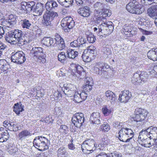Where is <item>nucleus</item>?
<instances>
[{
	"instance_id": "24",
	"label": "nucleus",
	"mask_w": 157,
	"mask_h": 157,
	"mask_svg": "<svg viewBox=\"0 0 157 157\" xmlns=\"http://www.w3.org/2000/svg\"><path fill=\"white\" fill-rule=\"evenodd\" d=\"M71 68L72 72L76 75H77L76 73L79 75H81L82 71H83V67L80 65L73 64L71 66Z\"/></svg>"
},
{
	"instance_id": "34",
	"label": "nucleus",
	"mask_w": 157,
	"mask_h": 157,
	"mask_svg": "<svg viewBox=\"0 0 157 157\" xmlns=\"http://www.w3.org/2000/svg\"><path fill=\"white\" fill-rule=\"evenodd\" d=\"M9 64L6 60H0V68L1 70L6 71L9 68Z\"/></svg>"
},
{
	"instance_id": "26",
	"label": "nucleus",
	"mask_w": 157,
	"mask_h": 157,
	"mask_svg": "<svg viewBox=\"0 0 157 157\" xmlns=\"http://www.w3.org/2000/svg\"><path fill=\"white\" fill-rule=\"evenodd\" d=\"M56 40V39H53L50 37H44L42 40V43L44 45L50 46L53 44Z\"/></svg>"
},
{
	"instance_id": "10",
	"label": "nucleus",
	"mask_w": 157,
	"mask_h": 157,
	"mask_svg": "<svg viewBox=\"0 0 157 157\" xmlns=\"http://www.w3.org/2000/svg\"><path fill=\"white\" fill-rule=\"evenodd\" d=\"M35 5L36 3L33 1L28 2H22L21 3L20 10H22V13H29L32 10H33Z\"/></svg>"
},
{
	"instance_id": "44",
	"label": "nucleus",
	"mask_w": 157,
	"mask_h": 157,
	"mask_svg": "<svg viewBox=\"0 0 157 157\" xmlns=\"http://www.w3.org/2000/svg\"><path fill=\"white\" fill-rule=\"evenodd\" d=\"M140 82H142V85L147 81L148 75L146 73L144 72H141L139 74Z\"/></svg>"
},
{
	"instance_id": "11",
	"label": "nucleus",
	"mask_w": 157,
	"mask_h": 157,
	"mask_svg": "<svg viewBox=\"0 0 157 157\" xmlns=\"http://www.w3.org/2000/svg\"><path fill=\"white\" fill-rule=\"evenodd\" d=\"M71 121L74 125L77 128L81 127L84 122V117L82 113H76L74 115Z\"/></svg>"
},
{
	"instance_id": "23",
	"label": "nucleus",
	"mask_w": 157,
	"mask_h": 157,
	"mask_svg": "<svg viewBox=\"0 0 157 157\" xmlns=\"http://www.w3.org/2000/svg\"><path fill=\"white\" fill-rule=\"evenodd\" d=\"M157 6L154 5L151 6L147 10V13L148 15L151 17H157Z\"/></svg>"
},
{
	"instance_id": "37",
	"label": "nucleus",
	"mask_w": 157,
	"mask_h": 157,
	"mask_svg": "<svg viewBox=\"0 0 157 157\" xmlns=\"http://www.w3.org/2000/svg\"><path fill=\"white\" fill-rule=\"evenodd\" d=\"M78 52L76 51H74L72 49H68L67 51V56L71 59H74L77 56Z\"/></svg>"
},
{
	"instance_id": "18",
	"label": "nucleus",
	"mask_w": 157,
	"mask_h": 157,
	"mask_svg": "<svg viewBox=\"0 0 157 157\" xmlns=\"http://www.w3.org/2000/svg\"><path fill=\"white\" fill-rule=\"evenodd\" d=\"M100 117V114L98 112L93 113L91 115L90 121L93 124L94 126L99 125L101 123Z\"/></svg>"
},
{
	"instance_id": "53",
	"label": "nucleus",
	"mask_w": 157,
	"mask_h": 157,
	"mask_svg": "<svg viewBox=\"0 0 157 157\" xmlns=\"http://www.w3.org/2000/svg\"><path fill=\"white\" fill-rule=\"evenodd\" d=\"M80 94L81 99V102L82 101L85 100L87 97V94L86 92H82Z\"/></svg>"
},
{
	"instance_id": "16",
	"label": "nucleus",
	"mask_w": 157,
	"mask_h": 157,
	"mask_svg": "<svg viewBox=\"0 0 157 157\" xmlns=\"http://www.w3.org/2000/svg\"><path fill=\"white\" fill-rule=\"evenodd\" d=\"M16 16L13 14L9 16L8 19L5 20L3 26L12 28L16 23Z\"/></svg>"
},
{
	"instance_id": "35",
	"label": "nucleus",
	"mask_w": 157,
	"mask_h": 157,
	"mask_svg": "<svg viewBox=\"0 0 157 157\" xmlns=\"http://www.w3.org/2000/svg\"><path fill=\"white\" fill-rule=\"evenodd\" d=\"M9 138L8 132L6 130L5 132L0 131V142L6 141Z\"/></svg>"
},
{
	"instance_id": "14",
	"label": "nucleus",
	"mask_w": 157,
	"mask_h": 157,
	"mask_svg": "<svg viewBox=\"0 0 157 157\" xmlns=\"http://www.w3.org/2000/svg\"><path fill=\"white\" fill-rule=\"evenodd\" d=\"M144 131V134L146 133L149 136L148 137L151 139H157V127L151 126L147 129L143 130Z\"/></svg>"
},
{
	"instance_id": "46",
	"label": "nucleus",
	"mask_w": 157,
	"mask_h": 157,
	"mask_svg": "<svg viewBox=\"0 0 157 157\" xmlns=\"http://www.w3.org/2000/svg\"><path fill=\"white\" fill-rule=\"evenodd\" d=\"M147 113L146 112V110L143 109L141 108H136L135 109V114L138 115H142V114H143V115H147Z\"/></svg>"
},
{
	"instance_id": "20",
	"label": "nucleus",
	"mask_w": 157,
	"mask_h": 157,
	"mask_svg": "<svg viewBox=\"0 0 157 157\" xmlns=\"http://www.w3.org/2000/svg\"><path fill=\"white\" fill-rule=\"evenodd\" d=\"M78 12L79 14L84 17H88L90 14V8L87 6L80 8L78 10Z\"/></svg>"
},
{
	"instance_id": "6",
	"label": "nucleus",
	"mask_w": 157,
	"mask_h": 157,
	"mask_svg": "<svg viewBox=\"0 0 157 157\" xmlns=\"http://www.w3.org/2000/svg\"><path fill=\"white\" fill-rule=\"evenodd\" d=\"M43 50L44 49L40 47H33L30 52L34 58H37L39 60V62L43 63H45L46 61Z\"/></svg>"
},
{
	"instance_id": "7",
	"label": "nucleus",
	"mask_w": 157,
	"mask_h": 157,
	"mask_svg": "<svg viewBox=\"0 0 157 157\" xmlns=\"http://www.w3.org/2000/svg\"><path fill=\"white\" fill-rule=\"evenodd\" d=\"M75 21L71 17H66L61 21V25L65 32H68L75 26Z\"/></svg>"
},
{
	"instance_id": "52",
	"label": "nucleus",
	"mask_w": 157,
	"mask_h": 157,
	"mask_svg": "<svg viewBox=\"0 0 157 157\" xmlns=\"http://www.w3.org/2000/svg\"><path fill=\"white\" fill-rule=\"evenodd\" d=\"M121 153L116 152L111 153L108 156V157H121Z\"/></svg>"
},
{
	"instance_id": "9",
	"label": "nucleus",
	"mask_w": 157,
	"mask_h": 157,
	"mask_svg": "<svg viewBox=\"0 0 157 157\" xmlns=\"http://www.w3.org/2000/svg\"><path fill=\"white\" fill-rule=\"evenodd\" d=\"M12 61L18 64H21L26 60L25 54L21 51H19L12 54L11 56Z\"/></svg>"
},
{
	"instance_id": "21",
	"label": "nucleus",
	"mask_w": 157,
	"mask_h": 157,
	"mask_svg": "<svg viewBox=\"0 0 157 157\" xmlns=\"http://www.w3.org/2000/svg\"><path fill=\"white\" fill-rule=\"evenodd\" d=\"M105 99L109 101L111 104H114L116 101L115 95L110 90H108L105 93Z\"/></svg>"
},
{
	"instance_id": "58",
	"label": "nucleus",
	"mask_w": 157,
	"mask_h": 157,
	"mask_svg": "<svg viewBox=\"0 0 157 157\" xmlns=\"http://www.w3.org/2000/svg\"><path fill=\"white\" fill-rule=\"evenodd\" d=\"M104 65H102L101 69V74L102 73V71H105L107 69H108L109 67V66L107 64L104 63Z\"/></svg>"
},
{
	"instance_id": "31",
	"label": "nucleus",
	"mask_w": 157,
	"mask_h": 157,
	"mask_svg": "<svg viewBox=\"0 0 157 157\" xmlns=\"http://www.w3.org/2000/svg\"><path fill=\"white\" fill-rule=\"evenodd\" d=\"M112 24L113 23L111 21H108L107 22L106 30L103 31V35H104L107 36L112 31L113 29Z\"/></svg>"
},
{
	"instance_id": "41",
	"label": "nucleus",
	"mask_w": 157,
	"mask_h": 157,
	"mask_svg": "<svg viewBox=\"0 0 157 157\" xmlns=\"http://www.w3.org/2000/svg\"><path fill=\"white\" fill-rule=\"evenodd\" d=\"M147 115H140L135 114L134 116L133 117L134 121L137 122H142L145 118Z\"/></svg>"
},
{
	"instance_id": "57",
	"label": "nucleus",
	"mask_w": 157,
	"mask_h": 157,
	"mask_svg": "<svg viewBox=\"0 0 157 157\" xmlns=\"http://www.w3.org/2000/svg\"><path fill=\"white\" fill-rule=\"evenodd\" d=\"M121 124H122V123L119 122L118 121H115L113 122V125L114 127L120 128L121 126Z\"/></svg>"
},
{
	"instance_id": "29",
	"label": "nucleus",
	"mask_w": 157,
	"mask_h": 157,
	"mask_svg": "<svg viewBox=\"0 0 157 157\" xmlns=\"http://www.w3.org/2000/svg\"><path fill=\"white\" fill-rule=\"evenodd\" d=\"M24 106L21 103H16L13 106V111L17 115H19L20 112L24 110Z\"/></svg>"
},
{
	"instance_id": "62",
	"label": "nucleus",
	"mask_w": 157,
	"mask_h": 157,
	"mask_svg": "<svg viewBox=\"0 0 157 157\" xmlns=\"http://www.w3.org/2000/svg\"><path fill=\"white\" fill-rule=\"evenodd\" d=\"M150 139L149 142H150L151 143V144H150V143L149 144V145H150L149 147H150L152 146L155 145V141L157 139L156 138H155V139H154V140L153 139Z\"/></svg>"
},
{
	"instance_id": "19",
	"label": "nucleus",
	"mask_w": 157,
	"mask_h": 157,
	"mask_svg": "<svg viewBox=\"0 0 157 157\" xmlns=\"http://www.w3.org/2000/svg\"><path fill=\"white\" fill-rule=\"evenodd\" d=\"M85 83L83 86V89L86 91H90L92 88L93 82L91 78L87 77L84 80Z\"/></svg>"
},
{
	"instance_id": "22",
	"label": "nucleus",
	"mask_w": 157,
	"mask_h": 157,
	"mask_svg": "<svg viewBox=\"0 0 157 157\" xmlns=\"http://www.w3.org/2000/svg\"><path fill=\"white\" fill-rule=\"evenodd\" d=\"M43 10V5L41 3H37L34 7L33 13L34 15L37 16L41 15Z\"/></svg>"
},
{
	"instance_id": "17",
	"label": "nucleus",
	"mask_w": 157,
	"mask_h": 157,
	"mask_svg": "<svg viewBox=\"0 0 157 157\" xmlns=\"http://www.w3.org/2000/svg\"><path fill=\"white\" fill-rule=\"evenodd\" d=\"M63 88L64 89L63 92L68 97L73 96L74 94L76 92L73 86L71 84H68L66 86L64 85Z\"/></svg>"
},
{
	"instance_id": "3",
	"label": "nucleus",
	"mask_w": 157,
	"mask_h": 157,
	"mask_svg": "<svg viewBox=\"0 0 157 157\" xmlns=\"http://www.w3.org/2000/svg\"><path fill=\"white\" fill-rule=\"evenodd\" d=\"M126 8L128 12L132 13L140 14L143 11L142 10L141 5L137 0H132V1L129 2L127 5Z\"/></svg>"
},
{
	"instance_id": "12",
	"label": "nucleus",
	"mask_w": 157,
	"mask_h": 157,
	"mask_svg": "<svg viewBox=\"0 0 157 157\" xmlns=\"http://www.w3.org/2000/svg\"><path fill=\"white\" fill-rule=\"evenodd\" d=\"M144 131L143 130H142L139 133L138 136L139 143L141 144L142 146L146 147H149V144L150 138L149 136L146 133L144 134Z\"/></svg>"
},
{
	"instance_id": "48",
	"label": "nucleus",
	"mask_w": 157,
	"mask_h": 157,
	"mask_svg": "<svg viewBox=\"0 0 157 157\" xmlns=\"http://www.w3.org/2000/svg\"><path fill=\"white\" fill-rule=\"evenodd\" d=\"M58 60L61 63H64L66 59V56L64 52H62L58 55Z\"/></svg>"
},
{
	"instance_id": "25",
	"label": "nucleus",
	"mask_w": 157,
	"mask_h": 157,
	"mask_svg": "<svg viewBox=\"0 0 157 157\" xmlns=\"http://www.w3.org/2000/svg\"><path fill=\"white\" fill-rule=\"evenodd\" d=\"M54 45L58 50H61L65 48V44L62 38H60L59 39H56Z\"/></svg>"
},
{
	"instance_id": "39",
	"label": "nucleus",
	"mask_w": 157,
	"mask_h": 157,
	"mask_svg": "<svg viewBox=\"0 0 157 157\" xmlns=\"http://www.w3.org/2000/svg\"><path fill=\"white\" fill-rule=\"evenodd\" d=\"M82 58L83 61L85 62H89L91 60L93 59L91 55H90L86 51H84L82 56Z\"/></svg>"
},
{
	"instance_id": "43",
	"label": "nucleus",
	"mask_w": 157,
	"mask_h": 157,
	"mask_svg": "<svg viewBox=\"0 0 157 157\" xmlns=\"http://www.w3.org/2000/svg\"><path fill=\"white\" fill-rule=\"evenodd\" d=\"M107 22L104 23H101V25L98 26V34L99 35H103V31L106 30V26Z\"/></svg>"
},
{
	"instance_id": "28",
	"label": "nucleus",
	"mask_w": 157,
	"mask_h": 157,
	"mask_svg": "<svg viewBox=\"0 0 157 157\" xmlns=\"http://www.w3.org/2000/svg\"><path fill=\"white\" fill-rule=\"evenodd\" d=\"M86 52L92 57L93 59H95L97 55L96 48L93 46H91L87 47V50L86 51Z\"/></svg>"
},
{
	"instance_id": "42",
	"label": "nucleus",
	"mask_w": 157,
	"mask_h": 157,
	"mask_svg": "<svg viewBox=\"0 0 157 157\" xmlns=\"http://www.w3.org/2000/svg\"><path fill=\"white\" fill-rule=\"evenodd\" d=\"M8 149L9 154H10L15 153L18 151L17 148L14 145L11 144H10L8 145Z\"/></svg>"
},
{
	"instance_id": "51",
	"label": "nucleus",
	"mask_w": 157,
	"mask_h": 157,
	"mask_svg": "<svg viewBox=\"0 0 157 157\" xmlns=\"http://www.w3.org/2000/svg\"><path fill=\"white\" fill-rule=\"evenodd\" d=\"M73 97L74 98V100L76 102H81V99L80 95V94L77 92H75L74 94Z\"/></svg>"
},
{
	"instance_id": "59",
	"label": "nucleus",
	"mask_w": 157,
	"mask_h": 157,
	"mask_svg": "<svg viewBox=\"0 0 157 157\" xmlns=\"http://www.w3.org/2000/svg\"><path fill=\"white\" fill-rule=\"evenodd\" d=\"M60 128L63 130V132L65 134L68 133V130L67 127L66 125H63L60 126Z\"/></svg>"
},
{
	"instance_id": "15",
	"label": "nucleus",
	"mask_w": 157,
	"mask_h": 157,
	"mask_svg": "<svg viewBox=\"0 0 157 157\" xmlns=\"http://www.w3.org/2000/svg\"><path fill=\"white\" fill-rule=\"evenodd\" d=\"M132 97L131 92L127 90L122 91L120 94L119 100L121 102L126 103Z\"/></svg>"
},
{
	"instance_id": "50",
	"label": "nucleus",
	"mask_w": 157,
	"mask_h": 157,
	"mask_svg": "<svg viewBox=\"0 0 157 157\" xmlns=\"http://www.w3.org/2000/svg\"><path fill=\"white\" fill-rule=\"evenodd\" d=\"M87 41L90 43H94L96 40L94 36L91 34L88 35L87 36Z\"/></svg>"
},
{
	"instance_id": "64",
	"label": "nucleus",
	"mask_w": 157,
	"mask_h": 157,
	"mask_svg": "<svg viewBox=\"0 0 157 157\" xmlns=\"http://www.w3.org/2000/svg\"><path fill=\"white\" fill-rule=\"evenodd\" d=\"M96 157H108V155L106 153L102 152L98 154Z\"/></svg>"
},
{
	"instance_id": "32",
	"label": "nucleus",
	"mask_w": 157,
	"mask_h": 157,
	"mask_svg": "<svg viewBox=\"0 0 157 157\" xmlns=\"http://www.w3.org/2000/svg\"><path fill=\"white\" fill-rule=\"evenodd\" d=\"M110 129L109 125L106 122L105 123L101 125L99 129H96V131L98 132H100V131H102L104 132H108Z\"/></svg>"
},
{
	"instance_id": "49",
	"label": "nucleus",
	"mask_w": 157,
	"mask_h": 157,
	"mask_svg": "<svg viewBox=\"0 0 157 157\" xmlns=\"http://www.w3.org/2000/svg\"><path fill=\"white\" fill-rule=\"evenodd\" d=\"M102 112L104 116L109 115L111 112V109L107 108L106 106H104L102 109Z\"/></svg>"
},
{
	"instance_id": "54",
	"label": "nucleus",
	"mask_w": 157,
	"mask_h": 157,
	"mask_svg": "<svg viewBox=\"0 0 157 157\" xmlns=\"http://www.w3.org/2000/svg\"><path fill=\"white\" fill-rule=\"evenodd\" d=\"M11 129H12V130L14 132H16L20 129L19 127L18 124L14 123Z\"/></svg>"
},
{
	"instance_id": "61",
	"label": "nucleus",
	"mask_w": 157,
	"mask_h": 157,
	"mask_svg": "<svg viewBox=\"0 0 157 157\" xmlns=\"http://www.w3.org/2000/svg\"><path fill=\"white\" fill-rule=\"evenodd\" d=\"M54 96L57 98H59L61 97V94L60 92L57 90L54 93Z\"/></svg>"
},
{
	"instance_id": "13",
	"label": "nucleus",
	"mask_w": 157,
	"mask_h": 157,
	"mask_svg": "<svg viewBox=\"0 0 157 157\" xmlns=\"http://www.w3.org/2000/svg\"><path fill=\"white\" fill-rule=\"evenodd\" d=\"M86 41L85 38L81 37L78 38L76 40H75L70 43V46L73 48H83L86 46L87 43H86Z\"/></svg>"
},
{
	"instance_id": "8",
	"label": "nucleus",
	"mask_w": 157,
	"mask_h": 157,
	"mask_svg": "<svg viewBox=\"0 0 157 157\" xmlns=\"http://www.w3.org/2000/svg\"><path fill=\"white\" fill-rule=\"evenodd\" d=\"M97 147L95 141L93 139H87L84 141L81 145L82 151L85 150L90 151L95 150Z\"/></svg>"
},
{
	"instance_id": "45",
	"label": "nucleus",
	"mask_w": 157,
	"mask_h": 157,
	"mask_svg": "<svg viewBox=\"0 0 157 157\" xmlns=\"http://www.w3.org/2000/svg\"><path fill=\"white\" fill-rule=\"evenodd\" d=\"M104 63H97L94 67V70L96 71V72L99 75L101 74V69L102 65H104Z\"/></svg>"
},
{
	"instance_id": "63",
	"label": "nucleus",
	"mask_w": 157,
	"mask_h": 157,
	"mask_svg": "<svg viewBox=\"0 0 157 157\" xmlns=\"http://www.w3.org/2000/svg\"><path fill=\"white\" fill-rule=\"evenodd\" d=\"M140 30V31L142 32L144 34H145L148 35L151 34L152 33V32H148L146 30H144V29H142L141 28H139Z\"/></svg>"
},
{
	"instance_id": "47",
	"label": "nucleus",
	"mask_w": 157,
	"mask_h": 157,
	"mask_svg": "<svg viewBox=\"0 0 157 157\" xmlns=\"http://www.w3.org/2000/svg\"><path fill=\"white\" fill-rule=\"evenodd\" d=\"M66 153L65 148L64 147H60L57 151V156L60 157L62 155H65Z\"/></svg>"
},
{
	"instance_id": "60",
	"label": "nucleus",
	"mask_w": 157,
	"mask_h": 157,
	"mask_svg": "<svg viewBox=\"0 0 157 157\" xmlns=\"http://www.w3.org/2000/svg\"><path fill=\"white\" fill-rule=\"evenodd\" d=\"M148 2L146 0H141V4H143L144 6H147L151 4V3L150 2L148 3Z\"/></svg>"
},
{
	"instance_id": "38",
	"label": "nucleus",
	"mask_w": 157,
	"mask_h": 157,
	"mask_svg": "<svg viewBox=\"0 0 157 157\" xmlns=\"http://www.w3.org/2000/svg\"><path fill=\"white\" fill-rule=\"evenodd\" d=\"M102 52L103 57L104 58L109 57L112 53V52L110 49L109 47H103L102 50Z\"/></svg>"
},
{
	"instance_id": "30",
	"label": "nucleus",
	"mask_w": 157,
	"mask_h": 157,
	"mask_svg": "<svg viewBox=\"0 0 157 157\" xmlns=\"http://www.w3.org/2000/svg\"><path fill=\"white\" fill-rule=\"evenodd\" d=\"M132 83L135 85H141L142 82H140V76L138 73L134 74L132 78Z\"/></svg>"
},
{
	"instance_id": "27",
	"label": "nucleus",
	"mask_w": 157,
	"mask_h": 157,
	"mask_svg": "<svg viewBox=\"0 0 157 157\" xmlns=\"http://www.w3.org/2000/svg\"><path fill=\"white\" fill-rule=\"evenodd\" d=\"M147 56L149 59L154 61L157 60V50L156 49L150 50L147 53Z\"/></svg>"
},
{
	"instance_id": "5",
	"label": "nucleus",
	"mask_w": 157,
	"mask_h": 157,
	"mask_svg": "<svg viewBox=\"0 0 157 157\" xmlns=\"http://www.w3.org/2000/svg\"><path fill=\"white\" fill-rule=\"evenodd\" d=\"M133 132L130 129L122 128L119 132L118 138L123 142H128L133 136Z\"/></svg>"
},
{
	"instance_id": "2",
	"label": "nucleus",
	"mask_w": 157,
	"mask_h": 157,
	"mask_svg": "<svg viewBox=\"0 0 157 157\" xmlns=\"http://www.w3.org/2000/svg\"><path fill=\"white\" fill-rule=\"evenodd\" d=\"M5 40L8 43L13 44L17 43L19 46L26 44L29 41L25 39L22 32L17 29L9 32Z\"/></svg>"
},
{
	"instance_id": "40",
	"label": "nucleus",
	"mask_w": 157,
	"mask_h": 157,
	"mask_svg": "<svg viewBox=\"0 0 157 157\" xmlns=\"http://www.w3.org/2000/svg\"><path fill=\"white\" fill-rule=\"evenodd\" d=\"M21 25L23 28L29 29L32 25L29 20L24 19L21 21Z\"/></svg>"
},
{
	"instance_id": "56",
	"label": "nucleus",
	"mask_w": 157,
	"mask_h": 157,
	"mask_svg": "<svg viewBox=\"0 0 157 157\" xmlns=\"http://www.w3.org/2000/svg\"><path fill=\"white\" fill-rule=\"evenodd\" d=\"M103 4L102 3L100 2H97L94 4V6L95 8H103Z\"/></svg>"
},
{
	"instance_id": "36",
	"label": "nucleus",
	"mask_w": 157,
	"mask_h": 157,
	"mask_svg": "<svg viewBox=\"0 0 157 157\" xmlns=\"http://www.w3.org/2000/svg\"><path fill=\"white\" fill-rule=\"evenodd\" d=\"M58 2L62 6L65 7H69L71 5L73 2L74 0H57Z\"/></svg>"
},
{
	"instance_id": "4",
	"label": "nucleus",
	"mask_w": 157,
	"mask_h": 157,
	"mask_svg": "<svg viewBox=\"0 0 157 157\" xmlns=\"http://www.w3.org/2000/svg\"><path fill=\"white\" fill-rule=\"evenodd\" d=\"M48 142V140L44 137L37 136L34 140L33 144L39 151H43L48 149L47 143Z\"/></svg>"
},
{
	"instance_id": "33",
	"label": "nucleus",
	"mask_w": 157,
	"mask_h": 157,
	"mask_svg": "<svg viewBox=\"0 0 157 157\" xmlns=\"http://www.w3.org/2000/svg\"><path fill=\"white\" fill-rule=\"evenodd\" d=\"M32 135V134L30 131L27 130H24L19 133L18 136L20 139H21L31 136Z\"/></svg>"
},
{
	"instance_id": "1",
	"label": "nucleus",
	"mask_w": 157,
	"mask_h": 157,
	"mask_svg": "<svg viewBox=\"0 0 157 157\" xmlns=\"http://www.w3.org/2000/svg\"><path fill=\"white\" fill-rule=\"evenodd\" d=\"M57 6L58 4L54 0H50L47 2L45 6L46 11L43 15L44 25L46 26L50 25L52 21L58 17V13L53 11Z\"/></svg>"
},
{
	"instance_id": "55",
	"label": "nucleus",
	"mask_w": 157,
	"mask_h": 157,
	"mask_svg": "<svg viewBox=\"0 0 157 157\" xmlns=\"http://www.w3.org/2000/svg\"><path fill=\"white\" fill-rule=\"evenodd\" d=\"M4 17L1 11L0 10V25L3 26L4 22L5 19L4 18Z\"/></svg>"
}]
</instances>
